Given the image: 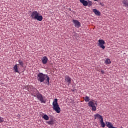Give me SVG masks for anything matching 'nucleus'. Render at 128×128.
I'll return each instance as SVG.
<instances>
[{"label":"nucleus","instance_id":"f257e3e1","mask_svg":"<svg viewBox=\"0 0 128 128\" xmlns=\"http://www.w3.org/2000/svg\"><path fill=\"white\" fill-rule=\"evenodd\" d=\"M37 80L40 82H44V80H46V84H50V77L46 74H44L42 72H40L37 74Z\"/></svg>","mask_w":128,"mask_h":128},{"label":"nucleus","instance_id":"f03ea898","mask_svg":"<svg viewBox=\"0 0 128 128\" xmlns=\"http://www.w3.org/2000/svg\"><path fill=\"white\" fill-rule=\"evenodd\" d=\"M30 18L31 20H38L39 22H42V16L40 15V13L37 11H33L30 13Z\"/></svg>","mask_w":128,"mask_h":128},{"label":"nucleus","instance_id":"7ed1b4c3","mask_svg":"<svg viewBox=\"0 0 128 128\" xmlns=\"http://www.w3.org/2000/svg\"><path fill=\"white\" fill-rule=\"evenodd\" d=\"M84 99L86 102H89L88 103V106H90L92 108V110H93V112H96V105L94 104V102L90 101V96H86L85 97H84Z\"/></svg>","mask_w":128,"mask_h":128},{"label":"nucleus","instance_id":"20e7f679","mask_svg":"<svg viewBox=\"0 0 128 128\" xmlns=\"http://www.w3.org/2000/svg\"><path fill=\"white\" fill-rule=\"evenodd\" d=\"M52 108L57 114L60 112V105L58 103V98H55L52 102Z\"/></svg>","mask_w":128,"mask_h":128},{"label":"nucleus","instance_id":"39448f33","mask_svg":"<svg viewBox=\"0 0 128 128\" xmlns=\"http://www.w3.org/2000/svg\"><path fill=\"white\" fill-rule=\"evenodd\" d=\"M34 96L36 97L38 100L41 102V104H46V100L44 98V96L38 91L36 92V94L34 95Z\"/></svg>","mask_w":128,"mask_h":128},{"label":"nucleus","instance_id":"423d86ee","mask_svg":"<svg viewBox=\"0 0 128 128\" xmlns=\"http://www.w3.org/2000/svg\"><path fill=\"white\" fill-rule=\"evenodd\" d=\"M98 42V46H100V48H102L103 50H104V48H106V46L104 45L106 44V42H104V40H99Z\"/></svg>","mask_w":128,"mask_h":128},{"label":"nucleus","instance_id":"0eeeda50","mask_svg":"<svg viewBox=\"0 0 128 128\" xmlns=\"http://www.w3.org/2000/svg\"><path fill=\"white\" fill-rule=\"evenodd\" d=\"M72 22L73 24H74V26L76 28H80V26H81L80 22H78V20H73Z\"/></svg>","mask_w":128,"mask_h":128},{"label":"nucleus","instance_id":"6e6552de","mask_svg":"<svg viewBox=\"0 0 128 128\" xmlns=\"http://www.w3.org/2000/svg\"><path fill=\"white\" fill-rule=\"evenodd\" d=\"M65 80L68 82V86L72 84V78L70 77L68 75H66L64 76Z\"/></svg>","mask_w":128,"mask_h":128},{"label":"nucleus","instance_id":"1a4fd4ad","mask_svg":"<svg viewBox=\"0 0 128 128\" xmlns=\"http://www.w3.org/2000/svg\"><path fill=\"white\" fill-rule=\"evenodd\" d=\"M42 62L43 64H46L48 63V57L46 56H44L42 57Z\"/></svg>","mask_w":128,"mask_h":128},{"label":"nucleus","instance_id":"9d476101","mask_svg":"<svg viewBox=\"0 0 128 128\" xmlns=\"http://www.w3.org/2000/svg\"><path fill=\"white\" fill-rule=\"evenodd\" d=\"M94 120H104V118H102V116L98 114H96L94 115Z\"/></svg>","mask_w":128,"mask_h":128},{"label":"nucleus","instance_id":"9b49d317","mask_svg":"<svg viewBox=\"0 0 128 128\" xmlns=\"http://www.w3.org/2000/svg\"><path fill=\"white\" fill-rule=\"evenodd\" d=\"M13 70H14V72H18V74L20 73V71H18V64H16L13 67Z\"/></svg>","mask_w":128,"mask_h":128},{"label":"nucleus","instance_id":"f8f14e48","mask_svg":"<svg viewBox=\"0 0 128 128\" xmlns=\"http://www.w3.org/2000/svg\"><path fill=\"white\" fill-rule=\"evenodd\" d=\"M18 64H17L18 66H20V68H24V61L22 60H18Z\"/></svg>","mask_w":128,"mask_h":128},{"label":"nucleus","instance_id":"ddd939ff","mask_svg":"<svg viewBox=\"0 0 128 128\" xmlns=\"http://www.w3.org/2000/svg\"><path fill=\"white\" fill-rule=\"evenodd\" d=\"M80 2L82 4H83V6H88V2L86 0H80Z\"/></svg>","mask_w":128,"mask_h":128},{"label":"nucleus","instance_id":"4468645a","mask_svg":"<svg viewBox=\"0 0 128 128\" xmlns=\"http://www.w3.org/2000/svg\"><path fill=\"white\" fill-rule=\"evenodd\" d=\"M106 127L108 128H114V125L110 122H106Z\"/></svg>","mask_w":128,"mask_h":128},{"label":"nucleus","instance_id":"2eb2a0df","mask_svg":"<svg viewBox=\"0 0 128 128\" xmlns=\"http://www.w3.org/2000/svg\"><path fill=\"white\" fill-rule=\"evenodd\" d=\"M92 10L93 12H94V14H96V16H100V12L96 9H93Z\"/></svg>","mask_w":128,"mask_h":128},{"label":"nucleus","instance_id":"dca6fc26","mask_svg":"<svg viewBox=\"0 0 128 128\" xmlns=\"http://www.w3.org/2000/svg\"><path fill=\"white\" fill-rule=\"evenodd\" d=\"M100 124H101L102 128H104V126H106V124H104V119L100 120Z\"/></svg>","mask_w":128,"mask_h":128},{"label":"nucleus","instance_id":"f3484780","mask_svg":"<svg viewBox=\"0 0 128 128\" xmlns=\"http://www.w3.org/2000/svg\"><path fill=\"white\" fill-rule=\"evenodd\" d=\"M42 118H43L44 120H48V119L50 118L46 114H44L42 116Z\"/></svg>","mask_w":128,"mask_h":128},{"label":"nucleus","instance_id":"a211bd4d","mask_svg":"<svg viewBox=\"0 0 128 128\" xmlns=\"http://www.w3.org/2000/svg\"><path fill=\"white\" fill-rule=\"evenodd\" d=\"M105 63L106 64H112V62H110V60L107 58L105 61Z\"/></svg>","mask_w":128,"mask_h":128},{"label":"nucleus","instance_id":"6ab92c4d","mask_svg":"<svg viewBox=\"0 0 128 128\" xmlns=\"http://www.w3.org/2000/svg\"><path fill=\"white\" fill-rule=\"evenodd\" d=\"M46 124H50L51 126L54 124V120H51L50 121H48V122H46Z\"/></svg>","mask_w":128,"mask_h":128},{"label":"nucleus","instance_id":"aec40b11","mask_svg":"<svg viewBox=\"0 0 128 128\" xmlns=\"http://www.w3.org/2000/svg\"><path fill=\"white\" fill-rule=\"evenodd\" d=\"M122 4H124L125 6L128 8V2H126V1H123L122 2Z\"/></svg>","mask_w":128,"mask_h":128},{"label":"nucleus","instance_id":"412c9836","mask_svg":"<svg viewBox=\"0 0 128 128\" xmlns=\"http://www.w3.org/2000/svg\"><path fill=\"white\" fill-rule=\"evenodd\" d=\"M4 119L3 118L0 116V123L2 124V122H4Z\"/></svg>","mask_w":128,"mask_h":128},{"label":"nucleus","instance_id":"4be33fe9","mask_svg":"<svg viewBox=\"0 0 128 128\" xmlns=\"http://www.w3.org/2000/svg\"><path fill=\"white\" fill-rule=\"evenodd\" d=\"M101 74H104V70H102L100 71Z\"/></svg>","mask_w":128,"mask_h":128},{"label":"nucleus","instance_id":"5701e85b","mask_svg":"<svg viewBox=\"0 0 128 128\" xmlns=\"http://www.w3.org/2000/svg\"><path fill=\"white\" fill-rule=\"evenodd\" d=\"M89 6H92V2H90V3L88 4Z\"/></svg>","mask_w":128,"mask_h":128},{"label":"nucleus","instance_id":"b1692460","mask_svg":"<svg viewBox=\"0 0 128 128\" xmlns=\"http://www.w3.org/2000/svg\"><path fill=\"white\" fill-rule=\"evenodd\" d=\"M74 36H78V34H76V33H75Z\"/></svg>","mask_w":128,"mask_h":128},{"label":"nucleus","instance_id":"393cba45","mask_svg":"<svg viewBox=\"0 0 128 128\" xmlns=\"http://www.w3.org/2000/svg\"><path fill=\"white\" fill-rule=\"evenodd\" d=\"M94 0L95 2H96V1H98V0Z\"/></svg>","mask_w":128,"mask_h":128},{"label":"nucleus","instance_id":"a878e982","mask_svg":"<svg viewBox=\"0 0 128 128\" xmlns=\"http://www.w3.org/2000/svg\"><path fill=\"white\" fill-rule=\"evenodd\" d=\"M95 104H96V103H95Z\"/></svg>","mask_w":128,"mask_h":128}]
</instances>
